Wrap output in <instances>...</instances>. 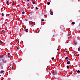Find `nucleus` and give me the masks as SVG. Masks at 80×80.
<instances>
[{"mask_svg": "<svg viewBox=\"0 0 80 80\" xmlns=\"http://www.w3.org/2000/svg\"><path fill=\"white\" fill-rule=\"evenodd\" d=\"M36 10H38V8H37V7H36Z\"/></svg>", "mask_w": 80, "mask_h": 80, "instance_id": "nucleus-28", "label": "nucleus"}, {"mask_svg": "<svg viewBox=\"0 0 80 80\" xmlns=\"http://www.w3.org/2000/svg\"><path fill=\"white\" fill-rule=\"evenodd\" d=\"M65 72H66V71H63V73H65Z\"/></svg>", "mask_w": 80, "mask_h": 80, "instance_id": "nucleus-33", "label": "nucleus"}, {"mask_svg": "<svg viewBox=\"0 0 80 80\" xmlns=\"http://www.w3.org/2000/svg\"><path fill=\"white\" fill-rule=\"evenodd\" d=\"M24 30V31H25L26 32H27V33L28 32V29L27 28L25 29Z\"/></svg>", "mask_w": 80, "mask_h": 80, "instance_id": "nucleus-3", "label": "nucleus"}, {"mask_svg": "<svg viewBox=\"0 0 80 80\" xmlns=\"http://www.w3.org/2000/svg\"><path fill=\"white\" fill-rule=\"evenodd\" d=\"M4 15H5V14H3V13H2V16H4Z\"/></svg>", "mask_w": 80, "mask_h": 80, "instance_id": "nucleus-26", "label": "nucleus"}, {"mask_svg": "<svg viewBox=\"0 0 80 80\" xmlns=\"http://www.w3.org/2000/svg\"><path fill=\"white\" fill-rule=\"evenodd\" d=\"M50 14L51 15H53V12H50Z\"/></svg>", "mask_w": 80, "mask_h": 80, "instance_id": "nucleus-10", "label": "nucleus"}, {"mask_svg": "<svg viewBox=\"0 0 80 80\" xmlns=\"http://www.w3.org/2000/svg\"><path fill=\"white\" fill-rule=\"evenodd\" d=\"M52 60H53V59H54V57L52 58Z\"/></svg>", "mask_w": 80, "mask_h": 80, "instance_id": "nucleus-30", "label": "nucleus"}, {"mask_svg": "<svg viewBox=\"0 0 80 80\" xmlns=\"http://www.w3.org/2000/svg\"><path fill=\"white\" fill-rule=\"evenodd\" d=\"M3 65V63L1 62L0 64V66H1V67H2V68H3V66H2V65Z\"/></svg>", "mask_w": 80, "mask_h": 80, "instance_id": "nucleus-5", "label": "nucleus"}, {"mask_svg": "<svg viewBox=\"0 0 80 80\" xmlns=\"http://www.w3.org/2000/svg\"><path fill=\"white\" fill-rule=\"evenodd\" d=\"M67 68H68V69H69L70 68V66H67Z\"/></svg>", "mask_w": 80, "mask_h": 80, "instance_id": "nucleus-9", "label": "nucleus"}, {"mask_svg": "<svg viewBox=\"0 0 80 80\" xmlns=\"http://www.w3.org/2000/svg\"><path fill=\"white\" fill-rule=\"evenodd\" d=\"M77 73H80V70H78L77 71Z\"/></svg>", "mask_w": 80, "mask_h": 80, "instance_id": "nucleus-19", "label": "nucleus"}, {"mask_svg": "<svg viewBox=\"0 0 80 80\" xmlns=\"http://www.w3.org/2000/svg\"><path fill=\"white\" fill-rule=\"evenodd\" d=\"M30 23H31L33 25V22H30Z\"/></svg>", "mask_w": 80, "mask_h": 80, "instance_id": "nucleus-21", "label": "nucleus"}, {"mask_svg": "<svg viewBox=\"0 0 80 80\" xmlns=\"http://www.w3.org/2000/svg\"><path fill=\"white\" fill-rule=\"evenodd\" d=\"M68 57H66L65 58V59L66 60H67V59H68Z\"/></svg>", "mask_w": 80, "mask_h": 80, "instance_id": "nucleus-22", "label": "nucleus"}, {"mask_svg": "<svg viewBox=\"0 0 80 80\" xmlns=\"http://www.w3.org/2000/svg\"><path fill=\"white\" fill-rule=\"evenodd\" d=\"M2 32H3V33H5V31L4 30H2Z\"/></svg>", "mask_w": 80, "mask_h": 80, "instance_id": "nucleus-11", "label": "nucleus"}, {"mask_svg": "<svg viewBox=\"0 0 80 80\" xmlns=\"http://www.w3.org/2000/svg\"><path fill=\"white\" fill-rule=\"evenodd\" d=\"M75 43V45H76L77 44V42H75V43Z\"/></svg>", "mask_w": 80, "mask_h": 80, "instance_id": "nucleus-29", "label": "nucleus"}, {"mask_svg": "<svg viewBox=\"0 0 80 80\" xmlns=\"http://www.w3.org/2000/svg\"><path fill=\"white\" fill-rule=\"evenodd\" d=\"M74 56H75V55L74 54Z\"/></svg>", "mask_w": 80, "mask_h": 80, "instance_id": "nucleus-39", "label": "nucleus"}, {"mask_svg": "<svg viewBox=\"0 0 80 80\" xmlns=\"http://www.w3.org/2000/svg\"><path fill=\"white\" fill-rule=\"evenodd\" d=\"M10 53H8V57H11V56H10Z\"/></svg>", "mask_w": 80, "mask_h": 80, "instance_id": "nucleus-8", "label": "nucleus"}, {"mask_svg": "<svg viewBox=\"0 0 80 80\" xmlns=\"http://www.w3.org/2000/svg\"><path fill=\"white\" fill-rule=\"evenodd\" d=\"M18 47H17V49H18V50H19V48H18Z\"/></svg>", "mask_w": 80, "mask_h": 80, "instance_id": "nucleus-32", "label": "nucleus"}, {"mask_svg": "<svg viewBox=\"0 0 80 80\" xmlns=\"http://www.w3.org/2000/svg\"><path fill=\"white\" fill-rule=\"evenodd\" d=\"M28 1H29V0H27V2H28Z\"/></svg>", "mask_w": 80, "mask_h": 80, "instance_id": "nucleus-35", "label": "nucleus"}, {"mask_svg": "<svg viewBox=\"0 0 80 80\" xmlns=\"http://www.w3.org/2000/svg\"><path fill=\"white\" fill-rule=\"evenodd\" d=\"M50 12H52V11H51V10H50Z\"/></svg>", "mask_w": 80, "mask_h": 80, "instance_id": "nucleus-36", "label": "nucleus"}, {"mask_svg": "<svg viewBox=\"0 0 80 80\" xmlns=\"http://www.w3.org/2000/svg\"><path fill=\"white\" fill-rule=\"evenodd\" d=\"M9 3V2L8 1H7V5H9V4H8Z\"/></svg>", "mask_w": 80, "mask_h": 80, "instance_id": "nucleus-7", "label": "nucleus"}, {"mask_svg": "<svg viewBox=\"0 0 80 80\" xmlns=\"http://www.w3.org/2000/svg\"><path fill=\"white\" fill-rule=\"evenodd\" d=\"M24 19H25V20L26 21H28V19H27L26 18H25Z\"/></svg>", "mask_w": 80, "mask_h": 80, "instance_id": "nucleus-23", "label": "nucleus"}, {"mask_svg": "<svg viewBox=\"0 0 80 80\" xmlns=\"http://www.w3.org/2000/svg\"><path fill=\"white\" fill-rule=\"evenodd\" d=\"M27 6L28 7V6H30V4L29 3H28L27 4Z\"/></svg>", "mask_w": 80, "mask_h": 80, "instance_id": "nucleus-15", "label": "nucleus"}, {"mask_svg": "<svg viewBox=\"0 0 80 80\" xmlns=\"http://www.w3.org/2000/svg\"><path fill=\"white\" fill-rule=\"evenodd\" d=\"M14 4H15V3H14V2H12V5H14Z\"/></svg>", "mask_w": 80, "mask_h": 80, "instance_id": "nucleus-31", "label": "nucleus"}, {"mask_svg": "<svg viewBox=\"0 0 80 80\" xmlns=\"http://www.w3.org/2000/svg\"><path fill=\"white\" fill-rule=\"evenodd\" d=\"M57 50H58V51L59 50V49H57Z\"/></svg>", "mask_w": 80, "mask_h": 80, "instance_id": "nucleus-34", "label": "nucleus"}, {"mask_svg": "<svg viewBox=\"0 0 80 80\" xmlns=\"http://www.w3.org/2000/svg\"><path fill=\"white\" fill-rule=\"evenodd\" d=\"M80 48H78V51H80Z\"/></svg>", "mask_w": 80, "mask_h": 80, "instance_id": "nucleus-27", "label": "nucleus"}, {"mask_svg": "<svg viewBox=\"0 0 80 80\" xmlns=\"http://www.w3.org/2000/svg\"><path fill=\"white\" fill-rule=\"evenodd\" d=\"M3 43V42L2 41H0V43H1V44H2V43Z\"/></svg>", "mask_w": 80, "mask_h": 80, "instance_id": "nucleus-13", "label": "nucleus"}, {"mask_svg": "<svg viewBox=\"0 0 80 80\" xmlns=\"http://www.w3.org/2000/svg\"><path fill=\"white\" fill-rule=\"evenodd\" d=\"M3 72H4V71H2L0 72V73H3Z\"/></svg>", "mask_w": 80, "mask_h": 80, "instance_id": "nucleus-12", "label": "nucleus"}, {"mask_svg": "<svg viewBox=\"0 0 80 80\" xmlns=\"http://www.w3.org/2000/svg\"><path fill=\"white\" fill-rule=\"evenodd\" d=\"M68 61V59L67 60V61Z\"/></svg>", "mask_w": 80, "mask_h": 80, "instance_id": "nucleus-37", "label": "nucleus"}, {"mask_svg": "<svg viewBox=\"0 0 80 80\" xmlns=\"http://www.w3.org/2000/svg\"><path fill=\"white\" fill-rule=\"evenodd\" d=\"M31 14H32V12H31Z\"/></svg>", "mask_w": 80, "mask_h": 80, "instance_id": "nucleus-38", "label": "nucleus"}, {"mask_svg": "<svg viewBox=\"0 0 80 80\" xmlns=\"http://www.w3.org/2000/svg\"><path fill=\"white\" fill-rule=\"evenodd\" d=\"M2 41L3 42H4L5 41V40L2 39Z\"/></svg>", "mask_w": 80, "mask_h": 80, "instance_id": "nucleus-25", "label": "nucleus"}, {"mask_svg": "<svg viewBox=\"0 0 80 80\" xmlns=\"http://www.w3.org/2000/svg\"><path fill=\"white\" fill-rule=\"evenodd\" d=\"M67 63L68 65L70 63V61H68L67 62Z\"/></svg>", "mask_w": 80, "mask_h": 80, "instance_id": "nucleus-6", "label": "nucleus"}, {"mask_svg": "<svg viewBox=\"0 0 80 80\" xmlns=\"http://www.w3.org/2000/svg\"><path fill=\"white\" fill-rule=\"evenodd\" d=\"M47 3L48 5H50V2H48Z\"/></svg>", "mask_w": 80, "mask_h": 80, "instance_id": "nucleus-16", "label": "nucleus"}, {"mask_svg": "<svg viewBox=\"0 0 80 80\" xmlns=\"http://www.w3.org/2000/svg\"><path fill=\"white\" fill-rule=\"evenodd\" d=\"M32 3L34 5V4H35V2H34V1H32Z\"/></svg>", "mask_w": 80, "mask_h": 80, "instance_id": "nucleus-18", "label": "nucleus"}, {"mask_svg": "<svg viewBox=\"0 0 80 80\" xmlns=\"http://www.w3.org/2000/svg\"><path fill=\"white\" fill-rule=\"evenodd\" d=\"M72 25H74L75 24V22H72Z\"/></svg>", "mask_w": 80, "mask_h": 80, "instance_id": "nucleus-14", "label": "nucleus"}, {"mask_svg": "<svg viewBox=\"0 0 80 80\" xmlns=\"http://www.w3.org/2000/svg\"><path fill=\"white\" fill-rule=\"evenodd\" d=\"M1 61V60L0 59V61Z\"/></svg>", "mask_w": 80, "mask_h": 80, "instance_id": "nucleus-40", "label": "nucleus"}, {"mask_svg": "<svg viewBox=\"0 0 80 80\" xmlns=\"http://www.w3.org/2000/svg\"><path fill=\"white\" fill-rule=\"evenodd\" d=\"M5 58V57L4 56V55H2L0 56V58L2 60H4Z\"/></svg>", "mask_w": 80, "mask_h": 80, "instance_id": "nucleus-1", "label": "nucleus"}, {"mask_svg": "<svg viewBox=\"0 0 80 80\" xmlns=\"http://www.w3.org/2000/svg\"><path fill=\"white\" fill-rule=\"evenodd\" d=\"M44 22V20L43 19H42V22Z\"/></svg>", "mask_w": 80, "mask_h": 80, "instance_id": "nucleus-20", "label": "nucleus"}, {"mask_svg": "<svg viewBox=\"0 0 80 80\" xmlns=\"http://www.w3.org/2000/svg\"><path fill=\"white\" fill-rule=\"evenodd\" d=\"M2 63H7V61L5 60L4 59H3V60H2Z\"/></svg>", "mask_w": 80, "mask_h": 80, "instance_id": "nucleus-2", "label": "nucleus"}, {"mask_svg": "<svg viewBox=\"0 0 80 80\" xmlns=\"http://www.w3.org/2000/svg\"><path fill=\"white\" fill-rule=\"evenodd\" d=\"M12 70H14V67L13 66H12Z\"/></svg>", "mask_w": 80, "mask_h": 80, "instance_id": "nucleus-17", "label": "nucleus"}, {"mask_svg": "<svg viewBox=\"0 0 80 80\" xmlns=\"http://www.w3.org/2000/svg\"><path fill=\"white\" fill-rule=\"evenodd\" d=\"M53 74L54 75H57V72H55L53 73Z\"/></svg>", "mask_w": 80, "mask_h": 80, "instance_id": "nucleus-4", "label": "nucleus"}, {"mask_svg": "<svg viewBox=\"0 0 80 80\" xmlns=\"http://www.w3.org/2000/svg\"><path fill=\"white\" fill-rule=\"evenodd\" d=\"M22 14H23V15H24V14H25V13L24 12H22Z\"/></svg>", "mask_w": 80, "mask_h": 80, "instance_id": "nucleus-24", "label": "nucleus"}]
</instances>
